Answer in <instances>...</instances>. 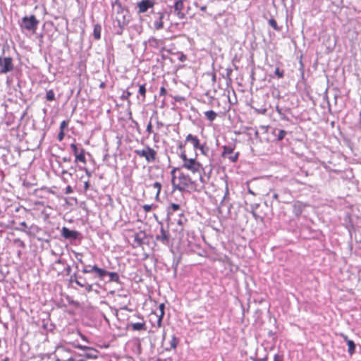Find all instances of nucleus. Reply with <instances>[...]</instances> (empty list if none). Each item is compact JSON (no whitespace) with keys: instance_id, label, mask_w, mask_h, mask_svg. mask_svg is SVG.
Wrapping results in <instances>:
<instances>
[{"instance_id":"obj_1","label":"nucleus","mask_w":361,"mask_h":361,"mask_svg":"<svg viewBox=\"0 0 361 361\" xmlns=\"http://www.w3.org/2000/svg\"><path fill=\"white\" fill-rule=\"evenodd\" d=\"M180 157L183 161L182 167L190 171L193 174L197 173L200 180L204 183V180L202 176L203 168L201 164L197 161L195 159L188 158L185 150L180 152Z\"/></svg>"},{"instance_id":"obj_2","label":"nucleus","mask_w":361,"mask_h":361,"mask_svg":"<svg viewBox=\"0 0 361 361\" xmlns=\"http://www.w3.org/2000/svg\"><path fill=\"white\" fill-rule=\"evenodd\" d=\"M98 350L88 347L82 354L74 353H72L70 357L64 360L56 357V361H86L85 359H97L98 357Z\"/></svg>"},{"instance_id":"obj_3","label":"nucleus","mask_w":361,"mask_h":361,"mask_svg":"<svg viewBox=\"0 0 361 361\" xmlns=\"http://www.w3.org/2000/svg\"><path fill=\"white\" fill-rule=\"evenodd\" d=\"M178 184L176 185L175 183L173 184V188L180 192L186 190L190 186L195 184V182L192 180L190 176L185 174L183 172H180L178 175Z\"/></svg>"},{"instance_id":"obj_4","label":"nucleus","mask_w":361,"mask_h":361,"mask_svg":"<svg viewBox=\"0 0 361 361\" xmlns=\"http://www.w3.org/2000/svg\"><path fill=\"white\" fill-rule=\"evenodd\" d=\"M135 153L140 157H144L148 163H152L156 160V151L148 145L142 149H135Z\"/></svg>"},{"instance_id":"obj_5","label":"nucleus","mask_w":361,"mask_h":361,"mask_svg":"<svg viewBox=\"0 0 361 361\" xmlns=\"http://www.w3.org/2000/svg\"><path fill=\"white\" fill-rule=\"evenodd\" d=\"M38 24L39 21L36 19L35 16L32 15L29 17H23L20 25L22 29L34 32L36 31Z\"/></svg>"},{"instance_id":"obj_6","label":"nucleus","mask_w":361,"mask_h":361,"mask_svg":"<svg viewBox=\"0 0 361 361\" xmlns=\"http://www.w3.org/2000/svg\"><path fill=\"white\" fill-rule=\"evenodd\" d=\"M235 149V145H228L223 147V152L221 156L227 157L231 162L235 163L237 161L239 156V153H233Z\"/></svg>"},{"instance_id":"obj_7","label":"nucleus","mask_w":361,"mask_h":361,"mask_svg":"<svg viewBox=\"0 0 361 361\" xmlns=\"http://www.w3.org/2000/svg\"><path fill=\"white\" fill-rule=\"evenodd\" d=\"M115 22L116 24L114 25V32L116 35H121L125 27L128 23V20L126 17L116 16Z\"/></svg>"},{"instance_id":"obj_8","label":"nucleus","mask_w":361,"mask_h":361,"mask_svg":"<svg viewBox=\"0 0 361 361\" xmlns=\"http://www.w3.org/2000/svg\"><path fill=\"white\" fill-rule=\"evenodd\" d=\"M13 60L11 57L0 56V73H7L13 69Z\"/></svg>"},{"instance_id":"obj_9","label":"nucleus","mask_w":361,"mask_h":361,"mask_svg":"<svg viewBox=\"0 0 361 361\" xmlns=\"http://www.w3.org/2000/svg\"><path fill=\"white\" fill-rule=\"evenodd\" d=\"M156 240L161 243L164 245H169L170 244V233L166 231L163 226H161L160 232L156 236Z\"/></svg>"},{"instance_id":"obj_10","label":"nucleus","mask_w":361,"mask_h":361,"mask_svg":"<svg viewBox=\"0 0 361 361\" xmlns=\"http://www.w3.org/2000/svg\"><path fill=\"white\" fill-rule=\"evenodd\" d=\"M82 271L84 274L95 273L97 275V276L101 279H102L108 274V271L102 268H99L97 265H93L92 269H82Z\"/></svg>"},{"instance_id":"obj_11","label":"nucleus","mask_w":361,"mask_h":361,"mask_svg":"<svg viewBox=\"0 0 361 361\" xmlns=\"http://www.w3.org/2000/svg\"><path fill=\"white\" fill-rule=\"evenodd\" d=\"M154 4V0H142L137 3L138 12L140 13H145L149 8H153Z\"/></svg>"},{"instance_id":"obj_12","label":"nucleus","mask_w":361,"mask_h":361,"mask_svg":"<svg viewBox=\"0 0 361 361\" xmlns=\"http://www.w3.org/2000/svg\"><path fill=\"white\" fill-rule=\"evenodd\" d=\"M112 6L116 12V16H122L126 18V16L128 13V11L123 7L119 0H115V1L112 3Z\"/></svg>"},{"instance_id":"obj_13","label":"nucleus","mask_w":361,"mask_h":361,"mask_svg":"<svg viewBox=\"0 0 361 361\" xmlns=\"http://www.w3.org/2000/svg\"><path fill=\"white\" fill-rule=\"evenodd\" d=\"M80 235V233L77 231L70 230L65 226L62 228L61 235L66 239L76 240Z\"/></svg>"},{"instance_id":"obj_14","label":"nucleus","mask_w":361,"mask_h":361,"mask_svg":"<svg viewBox=\"0 0 361 361\" xmlns=\"http://www.w3.org/2000/svg\"><path fill=\"white\" fill-rule=\"evenodd\" d=\"M173 8L174 12L180 20L185 18V14L183 12L184 8V4L183 0L176 1L174 4Z\"/></svg>"},{"instance_id":"obj_15","label":"nucleus","mask_w":361,"mask_h":361,"mask_svg":"<svg viewBox=\"0 0 361 361\" xmlns=\"http://www.w3.org/2000/svg\"><path fill=\"white\" fill-rule=\"evenodd\" d=\"M186 142H190L195 149H203V145H201L200 143V140L197 136L192 135V134H188L185 137Z\"/></svg>"},{"instance_id":"obj_16","label":"nucleus","mask_w":361,"mask_h":361,"mask_svg":"<svg viewBox=\"0 0 361 361\" xmlns=\"http://www.w3.org/2000/svg\"><path fill=\"white\" fill-rule=\"evenodd\" d=\"M305 208V204L301 202L297 201L294 202L293 205V212L296 216H299L301 215L304 209Z\"/></svg>"},{"instance_id":"obj_17","label":"nucleus","mask_w":361,"mask_h":361,"mask_svg":"<svg viewBox=\"0 0 361 361\" xmlns=\"http://www.w3.org/2000/svg\"><path fill=\"white\" fill-rule=\"evenodd\" d=\"M142 322H141L130 323L129 326H130L133 331H145L147 329L146 324L142 318Z\"/></svg>"},{"instance_id":"obj_18","label":"nucleus","mask_w":361,"mask_h":361,"mask_svg":"<svg viewBox=\"0 0 361 361\" xmlns=\"http://www.w3.org/2000/svg\"><path fill=\"white\" fill-rule=\"evenodd\" d=\"M164 310H165V305L164 303H161L159 305V314H155L157 318V326L161 327L162 324V319L164 316Z\"/></svg>"},{"instance_id":"obj_19","label":"nucleus","mask_w":361,"mask_h":361,"mask_svg":"<svg viewBox=\"0 0 361 361\" xmlns=\"http://www.w3.org/2000/svg\"><path fill=\"white\" fill-rule=\"evenodd\" d=\"M145 238V232L140 231V232L135 233L134 242L136 243V245L140 246L141 245H142Z\"/></svg>"},{"instance_id":"obj_20","label":"nucleus","mask_w":361,"mask_h":361,"mask_svg":"<svg viewBox=\"0 0 361 361\" xmlns=\"http://www.w3.org/2000/svg\"><path fill=\"white\" fill-rule=\"evenodd\" d=\"M272 134L277 138L278 141H281L286 135L287 132L284 130L274 128Z\"/></svg>"},{"instance_id":"obj_21","label":"nucleus","mask_w":361,"mask_h":361,"mask_svg":"<svg viewBox=\"0 0 361 361\" xmlns=\"http://www.w3.org/2000/svg\"><path fill=\"white\" fill-rule=\"evenodd\" d=\"M176 212H182L178 204L172 203L170 206H169L167 209L169 216H173Z\"/></svg>"},{"instance_id":"obj_22","label":"nucleus","mask_w":361,"mask_h":361,"mask_svg":"<svg viewBox=\"0 0 361 361\" xmlns=\"http://www.w3.org/2000/svg\"><path fill=\"white\" fill-rule=\"evenodd\" d=\"M148 43L151 47L158 49L161 45L163 44V41L161 39H158L154 37H152L148 39Z\"/></svg>"},{"instance_id":"obj_23","label":"nucleus","mask_w":361,"mask_h":361,"mask_svg":"<svg viewBox=\"0 0 361 361\" xmlns=\"http://www.w3.org/2000/svg\"><path fill=\"white\" fill-rule=\"evenodd\" d=\"M71 281L75 282L78 286H80V284H83L86 283L85 279L80 276H77L76 274H74L71 277Z\"/></svg>"},{"instance_id":"obj_24","label":"nucleus","mask_w":361,"mask_h":361,"mask_svg":"<svg viewBox=\"0 0 361 361\" xmlns=\"http://www.w3.org/2000/svg\"><path fill=\"white\" fill-rule=\"evenodd\" d=\"M102 27L99 24H95L94 25L93 35L95 39H99L101 38Z\"/></svg>"},{"instance_id":"obj_25","label":"nucleus","mask_w":361,"mask_h":361,"mask_svg":"<svg viewBox=\"0 0 361 361\" xmlns=\"http://www.w3.org/2000/svg\"><path fill=\"white\" fill-rule=\"evenodd\" d=\"M159 20L154 21V27L156 30L162 29L164 27V23L162 20L164 15L162 13H159Z\"/></svg>"},{"instance_id":"obj_26","label":"nucleus","mask_w":361,"mask_h":361,"mask_svg":"<svg viewBox=\"0 0 361 361\" xmlns=\"http://www.w3.org/2000/svg\"><path fill=\"white\" fill-rule=\"evenodd\" d=\"M78 161L82 162L84 164L86 163V159H85V151L82 148L81 149L80 154H76V156H75V162L78 163Z\"/></svg>"},{"instance_id":"obj_27","label":"nucleus","mask_w":361,"mask_h":361,"mask_svg":"<svg viewBox=\"0 0 361 361\" xmlns=\"http://www.w3.org/2000/svg\"><path fill=\"white\" fill-rule=\"evenodd\" d=\"M204 116L211 122L214 121L216 118V113L213 110H209L204 112Z\"/></svg>"},{"instance_id":"obj_28","label":"nucleus","mask_w":361,"mask_h":361,"mask_svg":"<svg viewBox=\"0 0 361 361\" xmlns=\"http://www.w3.org/2000/svg\"><path fill=\"white\" fill-rule=\"evenodd\" d=\"M178 218L176 219V222L179 226H183L187 222L186 217L183 215V212L178 214Z\"/></svg>"},{"instance_id":"obj_29","label":"nucleus","mask_w":361,"mask_h":361,"mask_svg":"<svg viewBox=\"0 0 361 361\" xmlns=\"http://www.w3.org/2000/svg\"><path fill=\"white\" fill-rule=\"evenodd\" d=\"M146 92L147 90L145 87V84L140 85L139 86L138 93L142 97V102H144L145 100Z\"/></svg>"},{"instance_id":"obj_30","label":"nucleus","mask_w":361,"mask_h":361,"mask_svg":"<svg viewBox=\"0 0 361 361\" xmlns=\"http://www.w3.org/2000/svg\"><path fill=\"white\" fill-rule=\"evenodd\" d=\"M20 225L21 227L16 228L15 229L16 231H20L24 232V233H25L28 235H31V232L30 231H27V230L25 229V228H26L27 227V224H26L25 221H22L20 224Z\"/></svg>"},{"instance_id":"obj_31","label":"nucleus","mask_w":361,"mask_h":361,"mask_svg":"<svg viewBox=\"0 0 361 361\" xmlns=\"http://www.w3.org/2000/svg\"><path fill=\"white\" fill-rule=\"evenodd\" d=\"M347 345L348 346V352L350 355H353L355 351V344L353 341H348Z\"/></svg>"},{"instance_id":"obj_32","label":"nucleus","mask_w":361,"mask_h":361,"mask_svg":"<svg viewBox=\"0 0 361 361\" xmlns=\"http://www.w3.org/2000/svg\"><path fill=\"white\" fill-rule=\"evenodd\" d=\"M107 275L109 276V281L114 282H118L119 276L116 272H109Z\"/></svg>"},{"instance_id":"obj_33","label":"nucleus","mask_w":361,"mask_h":361,"mask_svg":"<svg viewBox=\"0 0 361 361\" xmlns=\"http://www.w3.org/2000/svg\"><path fill=\"white\" fill-rule=\"evenodd\" d=\"M276 111L280 116L281 119L284 121H288V118L286 116L285 113L283 111V109L280 108L279 106H276Z\"/></svg>"},{"instance_id":"obj_34","label":"nucleus","mask_w":361,"mask_h":361,"mask_svg":"<svg viewBox=\"0 0 361 361\" xmlns=\"http://www.w3.org/2000/svg\"><path fill=\"white\" fill-rule=\"evenodd\" d=\"M269 25L272 27L275 30L280 31L281 27L278 26L276 21L274 18H271L268 21Z\"/></svg>"},{"instance_id":"obj_35","label":"nucleus","mask_w":361,"mask_h":361,"mask_svg":"<svg viewBox=\"0 0 361 361\" xmlns=\"http://www.w3.org/2000/svg\"><path fill=\"white\" fill-rule=\"evenodd\" d=\"M46 99L48 101H54L55 99V94L52 90H49L47 92Z\"/></svg>"},{"instance_id":"obj_36","label":"nucleus","mask_w":361,"mask_h":361,"mask_svg":"<svg viewBox=\"0 0 361 361\" xmlns=\"http://www.w3.org/2000/svg\"><path fill=\"white\" fill-rule=\"evenodd\" d=\"M178 343V339L175 336H173L171 338V340L170 341V348L171 349H175Z\"/></svg>"},{"instance_id":"obj_37","label":"nucleus","mask_w":361,"mask_h":361,"mask_svg":"<svg viewBox=\"0 0 361 361\" xmlns=\"http://www.w3.org/2000/svg\"><path fill=\"white\" fill-rule=\"evenodd\" d=\"M152 186L154 188L157 189L156 197H158L161 192V184L159 182H155L154 183H153Z\"/></svg>"},{"instance_id":"obj_38","label":"nucleus","mask_w":361,"mask_h":361,"mask_svg":"<svg viewBox=\"0 0 361 361\" xmlns=\"http://www.w3.org/2000/svg\"><path fill=\"white\" fill-rule=\"evenodd\" d=\"M131 94L132 93L128 90H124L121 96V99L123 101L128 100L129 97L131 96Z\"/></svg>"},{"instance_id":"obj_39","label":"nucleus","mask_w":361,"mask_h":361,"mask_svg":"<svg viewBox=\"0 0 361 361\" xmlns=\"http://www.w3.org/2000/svg\"><path fill=\"white\" fill-rule=\"evenodd\" d=\"M13 243L18 246V247H20L21 248H25V243L20 240V238H16L13 240Z\"/></svg>"},{"instance_id":"obj_40","label":"nucleus","mask_w":361,"mask_h":361,"mask_svg":"<svg viewBox=\"0 0 361 361\" xmlns=\"http://www.w3.org/2000/svg\"><path fill=\"white\" fill-rule=\"evenodd\" d=\"M274 74L278 78H282L284 76V71L281 70L279 68H276L275 69Z\"/></svg>"},{"instance_id":"obj_41","label":"nucleus","mask_w":361,"mask_h":361,"mask_svg":"<svg viewBox=\"0 0 361 361\" xmlns=\"http://www.w3.org/2000/svg\"><path fill=\"white\" fill-rule=\"evenodd\" d=\"M80 286L82 287V288H85L86 291L88 292V293H90V292H91L92 290V284H89L87 282L85 283H83V284H80Z\"/></svg>"},{"instance_id":"obj_42","label":"nucleus","mask_w":361,"mask_h":361,"mask_svg":"<svg viewBox=\"0 0 361 361\" xmlns=\"http://www.w3.org/2000/svg\"><path fill=\"white\" fill-rule=\"evenodd\" d=\"M71 150H72L73 153L74 154L75 157L76 156V154H80L78 152V146L76 144L72 143L71 145Z\"/></svg>"},{"instance_id":"obj_43","label":"nucleus","mask_w":361,"mask_h":361,"mask_svg":"<svg viewBox=\"0 0 361 361\" xmlns=\"http://www.w3.org/2000/svg\"><path fill=\"white\" fill-rule=\"evenodd\" d=\"M57 353L59 355L61 353H70V351L67 350L66 348H65L64 347H58L57 348Z\"/></svg>"},{"instance_id":"obj_44","label":"nucleus","mask_w":361,"mask_h":361,"mask_svg":"<svg viewBox=\"0 0 361 361\" xmlns=\"http://www.w3.org/2000/svg\"><path fill=\"white\" fill-rule=\"evenodd\" d=\"M273 361H283V355L279 354H276L274 357Z\"/></svg>"},{"instance_id":"obj_45","label":"nucleus","mask_w":361,"mask_h":361,"mask_svg":"<svg viewBox=\"0 0 361 361\" xmlns=\"http://www.w3.org/2000/svg\"><path fill=\"white\" fill-rule=\"evenodd\" d=\"M143 209L146 212H149L152 210V204H145L142 207Z\"/></svg>"},{"instance_id":"obj_46","label":"nucleus","mask_w":361,"mask_h":361,"mask_svg":"<svg viewBox=\"0 0 361 361\" xmlns=\"http://www.w3.org/2000/svg\"><path fill=\"white\" fill-rule=\"evenodd\" d=\"M251 359L252 360V361H267L268 356L266 355V356H264V357H262V358L251 357Z\"/></svg>"},{"instance_id":"obj_47","label":"nucleus","mask_w":361,"mask_h":361,"mask_svg":"<svg viewBox=\"0 0 361 361\" xmlns=\"http://www.w3.org/2000/svg\"><path fill=\"white\" fill-rule=\"evenodd\" d=\"M68 126V122L66 121H63L60 124L61 130L63 131V129Z\"/></svg>"},{"instance_id":"obj_48","label":"nucleus","mask_w":361,"mask_h":361,"mask_svg":"<svg viewBox=\"0 0 361 361\" xmlns=\"http://www.w3.org/2000/svg\"><path fill=\"white\" fill-rule=\"evenodd\" d=\"M146 131L148 133V134L152 133V123L151 122H149V123L147 124V128H146Z\"/></svg>"},{"instance_id":"obj_49","label":"nucleus","mask_w":361,"mask_h":361,"mask_svg":"<svg viewBox=\"0 0 361 361\" xmlns=\"http://www.w3.org/2000/svg\"><path fill=\"white\" fill-rule=\"evenodd\" d=\"M73 192V190L71 186L68 185L66 188L65 193L66 194H71Z\"/></svg>"},{"instance_id":"obj_50","label":"nucleus","mask_w":361,"mask_h":361,"mask_svg":"<svg viewBox=\"0 0 361 361\" xmlns=\"http://www.w3.org/2000/svg\"><path fill=\"white\" fill-rule=\"evenodd\" d=\"M74 346L77 348H79V349H81L84 352L87 350V348H88L87 346H85V345H74Z\"/></svg>"},{"instance_id":"obj_51","label":"nucleus","mask_w":361,"mask_h":361,"mask_svg":"<svg viewBox=\"0 0 361 361\" xmlns=\"http://www.w3.org/2000/svg\"><path fill=\"white\" fill-rule=\"evenodd\" d=\"M178 170H179L178 169H177V168H174V169L171 171V175H172V183H173V184L174 183V180H175V178H176V177H175L174 173H175V172H176V171H178Z\"/></svg>"},{"instance_id":"obj_52","label":"nucleus","mask_w":361,"mask_h":361,"mask_svg":"<svg viewBox=\"0 0 361 361\" xmlns=\"http://www.w3.org/2000/svg\"><path fill=\"white\" fill-rule=\"evenodd\" d=\"M166 90L165 89V87H161L160 88V91H159L160 96H164V95H166Z\"/></svg>"},{"instance_id":"obj_53","label":"nucleus","mask_w":361,"mask_h":361,"mask_svg":"<svg viewBox=\"0 0 361 361\" xmlns=\"http://www.w3.org/2000/svg\"><path fill=\"white\" fill-rule=\"evenodd\" d=\"M64 137V133L63 131L61 130V132L58 135V140L59 141H61Z\"/></svg>"},{"instance_id":"obj_54","label":"nucleus","mask_w":361,"mask_h":361,"mask_svg":"<svg viewBox=\"0 0 361 361\" xmlns=\"http://www.w3.org/2000/svg\"><path fill=\"white\" fill-rule=\"evenodd\" d=\"M61 173H62L63 175L67 174V175H68L70 177H72V176H73V173L69 172V171H67V170H66V169H62V171H61Z\"/></svg>"},{"instance_id":"obj_55","label":"nucleus","mask_w":361,"mask_h":361,"mask_svg":"<svg viewBox=\"0 0 361 361\" xmlns=\"http://www.w3.org/2000/svg\"><path fill=\"white\" fill-rule=\"evenodd\" d=\"M80 169H82V170H84V171H85V173H86V175H87L88 177H91V176H92V172H91V171H90L87 168H83V169H82V168H80Z\"/></svg>"},{"instance_id":"obj_56","label":"nucleus","mask_w":361,"mask_h":361,"mask_svg":"<svg viewBox=\"0 0 361 361\" xmlns=\"http://www.w3.org/2000/svg\"><path fill=\"white\" fill-rule=\"evenodd\" d=\"M71 158L69 157H64L61 159V161L63 162H71Z\"/></svg>"},{"instance_id":"obj_57","label":"nucleus","mask_w":361,"mask_h":361,"mask_svg":"<svg viewBox=\"0 0 361 361\" xmlns=\"http://www.w3.org/2000/svg\"><path fill=\"white\" fill-rule=\"evenodd\" d=\"M89 188H90L89 181H85L84 183V190H85V191H87Z\"/></svg>"},{"instance_id":"obj_58","label":"nucleus","mask_w":361,"mask_h":361,"mask_svg":"<svg viewBox=\"0 0 361 361\" xmlns=\"http://www.w3.org/2000/svg\"><path fill=\"white\" fill-rule=\"evenodd\" d=\"M341 336L346 343H348V341H350L346 335L341 334Z\"/></svg>"},{"instance_id":"obj_59","label":"nucleus","mask_w":361,"mask_h":361,"mask_svg":"<svg viewBox=\"0 0 361 361\" xmlns=\"http://www.w3.org/2000/svg\"><path fill=\"white\" fill-rule=\"evenodd\" d=\"M163 126H164V124L162 122H161L159 121H157V126L158 128H161Z\"/></svg>"},{"instance_id":"obj_60","label":"nucleus","mask_w":361,"mask_h":361,"mask_svg":"<svg viewBox=\"0 0 361 361\" xmlns=\"http://www.w3.org/2000/svg\"><path fill=\"white\" fill-rule=\"evenodd\" d=\"M178 147L181 150V152L184 150V149H183V148H184V145H183V144L182 142H180V143L178 144Z\"/></svg>"},{"instance_id":"obj_61","label":"nucleus","mask_w":361,"mask_h":361,"mask_svg":"<svg viewBox=\"0 0 361 361\" xmlns=\"http://www.w3.org/2000/svg\"><path fill=\"white\" fill-rule=\"evenodd\" d=\"M92 266L90 265V264H88V265L84 264V266H83V269H92Z\"/></svg>"},{"instance_id":"obj_62","label":"nucleus","mask_w":361,"mask_h":361,"mask_svg":"<svg viewBox=\"0 0 361 361\" xmlns=\"http://www.w3.org/2000/svg\"><path fill=\"white\" fill-rule=\"evenodd\" d=\"M200 10L203 12H205L206 10H207V6H202L200 7Z\"/></svg>"},{"instance_id":"obj_63","label":"nucleus","mask_w":361,"mask_h":361,"mask_svg":"<svg viewBox=\"0 0 361 361\" xmlns=\"http://www.w3.org/2000/svg\"><path fill=\"white\" fill-rule=\"evenodd\" d=\"M273 198L277 200L279 198V195L277 193H274L273 195Z\"/></svg>"},{"instance_id":"obj_64","label":"nucleus","mask_w":361,"mask_h":361,"mask_svg":"<svg viewBox=\"0 0 361 361\" xmlns=\"http://www.w3.org/2000/svg\"><path fill=\"white\" fill-rule=\"evenodd\" d=\"M78 262H79L80 264H82L84 266V264H84V262H83V261L82 260V259H81V258L78 259Z\"/></svg>"}]
</instances>
